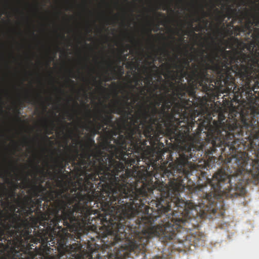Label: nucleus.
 Listing matches in <instances>:
<instances>
[{
    "instance_id": "f257e3e1",
    "label": "nucleus",
    "mask_w": 259,
    "mask_h": 259,
    "mask_svg": "<svg viewBox=\"0 0 259 259\" xmlns=\"http://www.w3.org/2000/svg\"><path fill=\"white\" fill-rule=\"evenodd\" d=\"M148 106L140 110L143 137L152 144L158 133L165 130L182 147L179 157L167 167L162 168L163 182H147L152 212H215V198L228 190L243 189L255 183V159H249L245 150L254 149L255 111L240 113L241 125L234 119L226 120L222 114L208 127L207 139L197 147L190 131L196 122H187L165 110Z\"/></svg>"
},
{
    "instance_id": "f03ea898",
    "label": "nucleus",
    "mask_w": 259,
    "mask_h": 259,
    "mask_svg": "<svg viewBox=\"0 0 259 259\" xmlns=\"http://www.w3.org/2000/svg\"><path fill=\"white\" fill-rule=\"evenodd\" d=\"M65 156L60 154L58 157L64 159L66 167L71 163L77 178L80 194L90 196V201L96 205L102 213H98L96 221L109 231V224L125 228V231L133 238L135 246L146 249L149 239L159 237L167 242V226L164 228L155 212L151 211L150 198L146 196L149 190L144 184L139 189L133 183L125 181V177L120 178L103 162L101 153L94 155V151L89 144H85L81 153L75 149V154L65 152Z\"/></svg>"
},
{
    "instance_id": "7ed1b4c3",
    "label": "nucleus",
    "mask_w": 259,
    "mask_h": 259,
    "mask_svg": "<svg viewBox=\"0 0 259 259\" xmlns=\"http://www.w3.org/2000/svg\"><path fill=\"white\" fill-rule=\"evenodd\" d=\"M59 188H55L53 184L47 181L46 186L42 184L31 185V189L28 193L30 196L41 197L38 199L47 203V209L43 213L45 218L47 228L51 229L53 234H62L63 229L67 232H77L82 228L88 226L93 231L101 234L104 247L108 248L110 245H121L126 243L127 240L133 238L121 226H113L109 224V231H105L103 224H98L96 219L98 213H102L98 209H94L92 205L90 196L80 194L76 188L69 192L66 184H58L57 178L55 179Z\"/></svg>"
},
{
    "instance_id": "20e7f679",
    "label": "nucleus",
    "mask_w": 259,
    "mask_h": 259,
    "mask_svg": "<svg viewBox=\"0 0 259 259\" xmlns=\"http://www.w3.org/2000/svg\"><path fill=\"white\" fill-rule=\"evenodd\" d=\"M211 39L210 55L204 58L202 56L200 62L193 63L190 72L185 70L186 67H190L188 59H184L179 64L176 62L172 66L167 64L165 77L173 82L178 79V84L183 83L186 77L190 91L187 94L193 98L196 97L195 90L199 88L212 98L218 92L223 94L235 92V75L248 83L255 70L256 72L259 71L258 68L254 69L255 66L259 68L258 59L255 60L251 55L242 52L233 56L231 51L221 48L213 37Z\"/></svg>"
},
{
    "instance_id": "39448f33",
    "label": "nucleus",
    "mask_w": 259,
    "mask_h": 259,
    "mask_svg": "<svg viewBox=\"0 0 259 259\" xmlns=\"http://www.w3.org/2000/svg\"><path fill=\"white\" fill-rule=\"evenodd\" d=\"M7 191L0 182V244L15 246L30 239L46 243L53 233L47 228V214L41 210V200L30 195L19 200L15 198L14 190Z\"/></svg>"
},
{
    "instance_id": "423d86ee",
    "label": "nucleus",
    "mask_w": 259,
    "mask_h": 259,
    "mask_svg": "<svg viewBox=\"0 0 259 259\" xmlns=\"http://www.w3.org/2000/svg\"><path fill=\"white\" fill-rule=\"evenodd\" d=\"M50 233L46 243L34 241L32 239L23 241L21 244L0 245V259H85L82 246L78 243L69 244L71 235L67 229H63L62 234ZM121 245H110L104 248L102 253L93 252L88 255L89 259H126L132 258V241Z\"/></svg>"
},
{
    "instance_id": "0eeeda50",
    "label": "nucleus",
    "mask_w": 259,
    "mask_h": 259,
    "mask_svg": "<svg viewBox=\"0 0 259 259\" xmlns=\"http://www.w3.org/2000/svg\"><path fill=\"white\" fill-rule=\"evenodd\" d=\"M105 129L110 130L103 121L96 122L94 124L92 131L94 134L100 135L103 140L102 148L106 152L102 151L96 146L93 138H90L85 144L91 146L94 151V155H97L98 152L101 153L104 164L112 172L117 173L118 177L120 178L121 176H125V181L131 182V184L133 183L139 189L142 188V184H144L146 187L149 188L150 190L146 191V196L141 198H150L148 192H152V187L147 185V176L137 170V167L135 165L137 157L131 158V156L126 153L121 147L114 142L115 140H116L115 136L108 137L107 132H105Z\"/></svg>"
},
{
    "instance_id": "6e6552de",
    "label": "nucleus",
    "mask_w": 259,
    "mask_h": 259,
    "mask_svg": "<svg viewBox=\"0 0 259 259\" xmlns=\"http://www.w3.org/2000/svg\"><path fill=\"white\" fill-rule=\"evenodd\" d=\"M117 128L118 136L114 142L120 147L131 157H137L135 164H139L140 157L145 155L150 157V160L157 162L162 160V153L161 151L156 152L147 145V141L143 139V135L141 126V114L139 112L129 117L121 115L118 119Z\"/></svg>"
},
{
    "instance_id": "1a4fd4ad",
    "label": "nucleus",
    "mask_w": 259,
    "mask_h": 259,
    "mask_svg": "<svg viewBox=\"0 0 259 259\" xmlns=\"http://www.w3.org/2000/svg\"><path fill=\"white\" fill-rule=\"evenodd\" d=\"M165 83L162 85L163 93L147 97V102L150 101L149 105L156 108L166 104L165 110L177 115L186 123L196 122L195 118L200 113L194 109V103L188 98L189 87L186 83L176 84L171 80Z\"/></svg>"
},
{
    "instance_id": "9d476101",
    "label": "nucleus",
    "mask_w": 259,
    "mask_h": 259,
    "mask_svg": "<svg viewBox=\"0 0 259 259\" xmlns=\"http://www.w3.org/2000/svg\"><path fill=\"white\" fill-rule=\"evenodd\" d=\"M214 11L217 14V20L219 21L220 24L223 22L226 17H228L229 19L235 17L238 19L239 23L241 24L240 27L236 28L238 33H243L247 35V37L250 36L252 38V42L248 46L247 50L253 52L254 50L255 44L256 48H259V28H256L254 29V25L258 26L259 25V5L258 4H256V6L255 21L252 14L246 9L244 11L240 12L239 14H238L236 9H232L230 7L228 8L226 14L218 8H215ZM255 51V53L257 57L259 56V52H258L259 50L256 49Z\"/></svg>"
},
{
    "instance_id": "9b49d317",
    "label": "nucleus",
    "mask_w": 259,
    "mask_h": 259,
    "mask_svg": "<svg viewBox=\"0 0 259 259\" xmlns=\"http://www.w3.org/2000/svg\"><path fill=\"white\" fill-rule=\"evenodd\" d=\"M112 107L110 109V112H106L105 111H101L99 112L96 118L100 121H103L104 124H106L110 130L105 129L104 131H107V137H111L112 136H118V132L116 130L117 128V120L113 121L114 116L112 114Z\"/></svg>"
},
{
    "instance_id": "f8f14e48",
    "label": "nucleus",
    "mask_w": 259,
    "mask_h": 259,
    "mask_svg": "<svg viewBox=\"0 0 259 259\" xmlns=\"http://www.w3.org/2000/svg\"><path fill=\"white\" fill-rule=\"evenodd\" d=\"M38 162H37L34 166V170L36 171V173L34 174L35 181L32 182L28 177H26L25 179L26 187L29 188V190L31 189V185L40 183L42 184L47 175L49 176L51 180H54L57 176L56 174H53L51 171H46L44 168H41L38 166Z\"/></svg>"
},
{
    "instance_id": "ddd939ff",
    "label": "nucleus",
    "mask_w": 259,
    "mask_h": 259,
    "mask_svg": "<svg viewBox=\"0 0 259 259\" xmlns=\"http://www.w3.org/2000/svg\"><path fill=\"white\" fill-rule=\"evenodd\" d=\"M64 160H60L58 157H57L55 159V165L51 167V169H53L55 170L54 172H53V174H56V177L55 178H57V181L58 184L64 183L66 184L62 179V177L64 176V171L66 168V165H64L63 161Z\"/></svg>"
},
{
    "instance_id": "4468645a",
    "label": "nucleus",
    "mask_w": 259,
    "mask_h": 259,
    "mask_svg": "<svg viewBox=\"0 0 259 259\" xmlns=\"http://www.w3.org/2000/svg\"><path fill=\"white\" fill-rule=\"evenodd\" d=\"M133 107H126L121 105H113L112 106V113L117 114L120 115H126L131 117L134 114L133 113Z\"/></svg>"
},
{
    "instance_id": "2eb2a0df",
    "label": "nucleus",
    "mask_w": 259,
    "mask_h": 259,
    "mask_svg": "<svg viewBox=\"0 0 259 259\" xmlns=\"http://www.w3.org/2000/svg\"><path fill=\"white\" fill-rule=\"evenodd\" d=\"M164 76H165V74L164 75ZM165 78H167V80H163L162 76L161 75H158V81L160 83L162 82V83L161 84H159L158 83H153L151 87V89L150 90H148V92L150 94V96H153L154 94H158L157 91V90H159L160 91H163V90L162 89V85L165 83H166V81L168 80H172L170 78L165 77Z\"/></svg>"
},
{
    "instance_id": "dca6fc26",
    "label": "nucleus",
    "mask_w": 259,
    "mask_h": 259,
    "mask_svg": "<svg viewBox=\"0 0 259 259\" xmlns=\"http://www.w3.org/2000/svg\"><path fill=\"white\" fill-rule=\"evenodd\" d=\"M107 66L108 68L110 69L112 74H115L120 77L124 74L123 66L115 65V62L113 61L110 60L109 61L107 62Z\"/></svg>"
},
{
    "instance_id": "f3484780",
    "label": "nucleus",
    "mask_w": 259,
    "mask_h": 259,
    "mask_svg": "<svg viewBox=\"0 0 259 259\" xmlns=\"http://www.w3.org/2000/svg\"><path fill=\"white\" fill-rule=\"evenodd\" d=\"M131 98L130 95L128 93L127 95L123 97V100H116L113 105H121L126 107H133V105L136 103L134 102V97H133V100L132 102H129Z\"/></svg>"
},
{
    "instance_id": "a211bd4d",
    "label": "nucleus",
    "mask_w": 259,
    "mask_h": 259,
    "mask_svg": "<svg viewBox=\"0 0 259 259\" xmlns=\"http://www.w3.org/2000/svg\"><path fill=\"white\" fill-rule=\"evenodd\" d=\"M25 99L27 103L32 105H37L39 103L41 105H45V103L42 101V97L40 94H37L36 97L27 95L25 97Z\"/></svg>"
},
{
    "instance_id": "6ab92c4d",
    "label": "nucleus",
    "mask_w": 259,
    "mask_h": 259,
    "mask_svg": "<svg viewBox=\"0 0 259 259\" xmlns=\"http://www.w3.org/2000/svg\"><path fill=\"white\" fill-rule=\"evenodd\" d=\"M136 90L138 91L139 93L136 95L132 94L133 97H134V102L138 101L140 98L143 100H144L145 98L147 99L146 92H148V90L145 86L138 87Z\"/></svg>"
},
{
    "instance_id": "aec40b11",
    "label": "nucleus",
    "mask_w": 259,
    "mask_h": 259,
    "mask_svg": "<svg viewBox=\"0 0 259 259\" xmlns=\"http://www.w3.org/2000/svg\"><path fill=\"white\" fill-rule=\"evenodd\" d=\"M130 48V46L128 45H126V47H124L123 45L122 46L121 48L120 49L119 51V54L117 57V61L120 63L121 61H125L127 59V57L128 56L127 54H125L123 55V53L126 52L127 49Z\"/></svg>"
},
{
    "instance_id": "412c9836",
    "label": "nucleus",
    "mask_w": 259,
    "mask_h": 259,
    "mask_svg": "<svg viewBox=\"0 0 259 259\" xmlns=\"http://www.w3.org/2000/svg\"><path fill=\"white\" fill-rule=\"evenodd\" d=\"M226 42L227 44V48L229 49H232L234 48V47L239 45L240 43L239 39L234 36H232L228 38Z\"/></svg>"
},
{
    "instance_id": "4be33fe9",
    "label": "nucleus",
    "mask_w": 259,
    "mask_h": 259,
    "mask_svg": "<svg viewBox=\"0 0 259 259\" xmlns=\"http://www.w3.org/2000/svg\"><path fill=\"white\" fill-rule=\"evenodd\" d=\"M201 13L202 14V17H197L194 20L195 22H202L204 25V26L207 27L208 23V21L207 20L204 19L203 18L208 16L209 13L205 12L203 9V8L202 7L201 8Z\"/></svg>"
},
{
    "instance_id": "5701e85b",
    "label": "nucleus",
    "mask_w": 259,
    "mask_h": 259,
    "mask_svg": "<svg viewBox=\"0 0 259 259\" xmlns=\"http://www.w3.org/2000/svg\"><path fill=\"white\" fill-rule=\"evenodd\" d=\"M145 82L147 85L146 87L147 88L148 90H150L151 89V87L153 84L152 74H148L145 78Z\"/></svg>"
},
{
    "instance_id": "b1692460",
    "label": "nucleus",
    "mask_w": 259,
    "mask_h": 259,
    "mask_svg": "<svg viewBox=\"0 0 259 259\" xmlns=\"http://www.w3.org/2000/svg\"><path fill=\"white\" fill-rule=\"evenodd\" d=\"M50 126L51 127V128H49L48 126L46 127V131L48 135H51L53 134V131H54L55 127V124L53 121H51Z\"/></svg>"
},
{
    "instance_id": "393cba45",
    "label": "nucleus",
    "mask_w": 259,
    "mask_h": 259,
    "mask_svg": "<svg viewBox=\"0 0 259 259\" xmlns=\"http://www.w3.org/2000/svg\"><path fill=\"white\" fill-rule=\"evenodd\" d=\"M134 81L135 83V85H132L131 86V88L132 89L134 90V89H137V88H138L137 86H142V83L141 81H140L139 79L137 78V77H136L134 78Z\"/></svg>"
},
{
    "instance_id": "a878e982",
    "label": "nucleus",
    "mask_w": 259,
    "mask_h": 259,
    "mask_svg": "<svg viewBox=\"0 0 259 259\" xmlns=\"http://www.w3.org/2000/svg\"><path fill=\"white\" fill-rule=\"evenodd\" d=\"M225 31V28H224V31H222L219 28H218L214 33L217 36L224 38L225 36L226 35Z\"/></svg>"
},
{
    "instance_id": "bb28decb",
    "label": "nucleus",
    "mask_w": 259,
    "mask_h": 259,
    "mask_svg": "<svg viewBox=\"0 0 259 259\" xmlns=\"http://www.w3.org/2000/svg\"><path fill=\"white\" fill-rule=\"evenodd\" d=\"M190 27L195 31H199L202 30L203 28V27L201 25L199 24L198 26L193 27L192 23H191L190 24Z\"/></svg>"
},
{
    "instance_id": "cd10ccee",
    "label": "nucleus",
    "mask_w": 259,
    "mask_h": 259,
    "mask_svg": "<svg viewBox=\"0 0 259 259\" xmlns=\"http://www.w3.org/2000/svg\"><path fill=\"white\" fill-rule=\"evenodd\" d=\"M253 91L254 92L255 94H257V95H252V91H250L249 92H248V95H249L250 94L251 95L252 97H251V99H254V98H256V99H258L259 98V92L257 93V92L256 91H254V90H253Z\"/></svg>"
},
{
    "instance_id": "c85d7f7f",
    "label": "nucleus",
    "mask_w": 259,
    "mask_h": 259,
    "mask_svg": "<svg viewBox=\"0 0 259 259\" xmlns=\"http://www.w3.org/2000/svg\"><path fill=\"white\" fill-rule=\"evenodd\" d=\"M126 67L128 68H131V69H134V68H135V69H137V67H136L135 63L133 61L129 62L127 64Z\"/></svg>"
},
{
    "instance_id": "c756f323",
    "label": "nucleus",
    "mask_w": 259,
    "mask_h": 259,
    "mask_svg": "<svg viewBox=\"0 0 259 259\" xmlns=\"http://www.w3.org/2000/svg\"><path fill=\"white\" fill-rule=\"evenodd\" d=\"M15 117L16 119L18 121H20V118L19 117L20 112V109L18 108H16L15 109Z\"/></svg>"
},
{
    "instance_id": "7c9ffc66",
    "label": "nucleus",
    "mask_w": 259,
    "mask_h": 259,
    "mask_svg": "<svg viewBox=\"0 0 259 259\" xmlns=\"http://www.w3.org/2000/svg\"><path fill=\"white\" fill-rule=\"evenodd\" d=\"M146 33L149 37V40L150 41L152 39H153L156 36V35H154L152 34L151 29L147 30Z\"/></svg>"
},
{
    "instance_id": "2f4dec72",
    "label": "nucleus",
    "mask_w": 259,
    "mask_h": 259,
    "mask_svg": "<svg viewBox=\"0 0 259 259\" xmlns=\"http://www.w3.org/2000/svg\"><path fill=\"white\" fill-rule=\"evenodd\" d=\"M154 14L156 18H158V17H165V16L164 14H162L160 12H156V10L154 11Z\"/></svg>"
},
{
    "instance_id": "473e14b6",
    "label": "nucleus",
    "mask_w": 259,
    "mask_h": 259,
    "mask_svg": "<svg viewBox=\"0 0 259 259\" xmlns=\"http://www.w3.org/2000/svg\"><path fill=\"white\" fill-rule=\"evenodd\" d=\"M11 167L12 168V171H15L18 170V167L15 163L11 162Z\"/></svg>"
},
{
    "instance_id": "72a5a7b5",
    "label": "nucleus",
    "mask_w": 259,
    "mask_h": 259,
    "mask_svg": "<svg viewBox=\"0 0 259 259\" xmlns=\"http://www.w3.org/2000/svg\"><path fill=\"white\" fill-rule=\"evenodd\" d=\"M147 63H148L149 65H151V68L152 69H157V66H156L154 64H153L152 62H147Z\"/></svg>"
},
{
    "instance_id": "f704fd0d",
    "label": "nucleus",
    "mask_w": 259,
    "mask_h": 259,
    "mask_svg": "<svg viewBox=\"0 0 259 259\" xmlns=\"http://www.w3.org/2000/svg\"><path fill=\"white\" fill-rule=\"evenodd\" d=\"M162 50H163V52L164 53L165 56H167L169 55V52H168V50L165 48H163Z\"/></svg>"
},
{
    "instance_id": "c9c22d12",
    "label": "nucleus",
    "mask_w": 259,
    "mask_h": 259,
    "mask_svg": "<svg viewBox=\"0 0 259 259\" xmlns=\"http://www.w3.org/2000/svg\"><path fill=\"white\" fill-rule=\"evenodd\" d=\"M258 76L257 75V80H256L255 81V89L256 88H259V81L258 80L257 78H258Z\"/></svg>"
},
{
    "instance_id": "e433bc0d",
    "label": "nucleus",
    "mask_w": 259,
    "mask_h": 259,
    "mask_svg": "<svg viewBox=\"0 0 259 259\" xmlns=\"http://www.w3.org/2000/svg\"><path fill=\"white\" fill-rule=\"evenodd\" d=\"M66 150L68 151V152H70L71 151V148L70 147H69V146L67 145V142H66Z\"/></svg>"
},
{
    "instance_id": "4c0bfd02",
    "label": "nucleus",
    "mask_w": 259,
    "mask_h": 259,
    "mask_svg": "<svg viewBox=\"0 0 259 259\" xmlns=\"http://www.w3.org/2000/svg\"><path fill=\"white\" fill-rule=\"evenodd\" d=\"M55 89L58 90L60 93H62V94H64V91L63 90H62V89L61 88H57V87H55Z\"/></svg>"
},
{
    "instance_id": "58836bf2",
    "label": "nucleus",
    "mask_w": 259,
    "mask_h": 259,
    "mask_svg": "<svg viewBox=\"0 0 259 259\" xmlns=\"http://www.w3.org/2000/svg\"><path fill=\"white\" fill-rule=\"evenodd\" d=\"M66 128L65 126H63L62 128L61 129L60 132L62 133V134H64V130Z\"/></svg>"
},
{
    "instance_id": "ea45409f",
    "label": "nucleus",
    "mask_w": 259,
    "mask_h": 259,
    "mask_svg": "<svg viewBox=\"0 0 259 259\" xmlns=\"http://www.w3.org/2000/svg\"><path fill=\"white\" fill-rule=\"evenodd\" d=\"M167 6L164 5L162 8L163 10H166L167 9Z\"/></svg>"
},
{
    "instance_id": "a19ab883",
    "label": "nucleus",
    "mask_w": 259,
    "mask_h": 259,
    "mask_svg": "<svg viewBox=\"0 0 259 259\" xmlns=\"http://www.w3.org/2000/svg\"><path fill=\"white\" fill-rule=\"evenodd\" d=\"M52 60H53V59H52V58H51V59H50V60L49 61V62H48V63H47V66H49V65H50V63H51V61H52Z\"/></svg>"
},
{
    "instance_id": "79ce46f5",
    "label": "nucleus",
    "mask_w": 259,
    "mask_h": 259,
    "mask_svg": "<svg viewBox=\"0 0 259 259\" xmlns=\"http://www.w3.org/2000/svg\"><path fill=\"white\" fill-rule=\"evenodd\" d=\"M24 143H25V144H28V141H27L26 140V138H25L24 140Z\"/></svg>"
},
{
    "instance_id": "37998d69",
    "label": "nucleus",
    "mask_w": 259,
    "mask_h": 259,
    "mask_svg": "<svg viewBox=\"0 0 259 259\" xmlns=\"http://www.w3.org/2000/svg\"><path fill=\"white\" fill-rule=\"evenodd\" d=\"M73 103H74V104L76 106L78 105V104L77 103V102L76 101L73 100Z\"/></svg>"
},
{
    "instance_id": "c03bdc74",
    "label": "nucleus",
    "mask_w": 259,
    "mask_h": 259,
    "mask_svg": "<svg viewBox=\"0 0 259 259\" xmlns=\"http://www.w3.org/2000/svg\"><path fill=\"white\" fill-rule=\"evenodd\" d=\"M92 31V29L90 28H88V33H90Z\"/></svg>"
},
{
    "instance_id": "a18cd8bd",
    "label": "nucleus",
    "mask_w": 259,
    "mask_h": 259,
    "mask_svg": "<svg viewBox=\"0 0 259 259\" xmlns=\"http://www.w3.org/2000/svg\"><path fill=\"white\" fill-rule=\"evenodd\" d=\"M68 81L70 82H71V83H72V84H74V81L73 80H70V79H69V80H68Z\"/></svg>"
},
{
    "instance_id": "49530a36",
    "label": "nucleus",
    "mask_w": 259,
    "mask_h": 259,
    "mask_svg": "<svg viewBox=\"0 0 259 259\" xmlns=\"http://www.w3.org/2000/svg\"><path fill=\"white\" fill-rule=\"evenodd\" d=\"M99 88H100V89H101V90H105V88H103V87H102L101 85H100V86H99Z\"/></svg>"
},
{
    "instance_id": "de8ad7c7",
    "label": "nucleus",
    "mask_w": 259,
    "mask_h": 259,
    "mask_svg": "<svg viewBox=\"0 0 259 259\" xmlns=\"http://www.w3.org/2000/svg\"><path fill=\"white\" fill-rule=\"evenodd\" d=\"M85 128L87 130H89L90 129V126H88V125H87L86 127H85Z\"/></svg>"
},
{
    "instance_id": "09e8293b",
    "label": "nucleus",
    "mask_w": 259,
    "mask_h": 259,
    "mask_svg": "<svg viewBox=\"0 0 259 259\" xmlns=\"http://www.w3.org/2000/svg\"><path fill=\"white\" fill-rule=\"evenodd\" d=\"M177 49H178V50L180 51V50H181V48H180V46H178V47H177Z\"/></svg>"
},
{
    "instance_id": "8fccbe9b",
    "label": "nucleus",
    "mask_w": 259,
    "mask_h": 259,
    "mask_svg": "<svg viewBox=\"0 0 259 259\" xmlns=\"http://www.w3.org/2000/svg\"><path fill=\"white\" fill-rule=\"evenodd\" d=\"M144 68L145 69V70H150L148 68H147V67H144Z\"/></svg>"
},
{
    "instance_id": "3c124183",
    "label": "nucleus",
    "mask_w": 259,
    "mask_h": 259,
    "mask_svg": "<svg viewBox=\"0 0 259 259\" xmlns=\"http://www.w3.org/2000/svg\"><path fill=\"white\" fill-rule=\"evenodd\" d=\"M175 58L176 59H178V55H176Z\"/></svg>"
},
{
    "instance_id": "603ef678",
    "label": "nucleus",
    "mask_w": 259,
    "mask_h": 259,
    "mask_svg": "<svg viewBox=\"0 0 259 259\" xmlns=\"http://www.w3.org/2000/svg\"><path fill=\"white\" fill-rule=\"evenodd\" d=\"M111 79H112V78H110L107 79L106 80H107V81H109V80H111Z\"/></svg>"
},
{
    "instance_id": "864d4df0",
    "label": "nucleus",
    "mask_w": 259,
    "mask_h": 259,
    "mask_svg": "<svg viewBox=\"0 0 259 259\" xmlns=\"http://www.w3.org/2000/svg\"><path fill=\"white\" fill-rule=\"evenodd\" d=\"M62 37H63V38H65V35H64V34H63L62 35Z\"/></svg>"
},
{
    "instance_id": "5fc2aeb1",
    "label": "nucleus",
    "mask_w": 259,
    "mask_h": 259,
    "mask_svg": "<svg viewBox=\"0 0 259 259\" xmlns=\"http://www.w3.org/2000/svg\"><path fill=\"white\" fill-rule=\"evenodd\" d=\"M194 35H195L196 36H197V34L196 33H194Z\"/></svg>"
},
{
    "instance_id": "6e6d98bb",
    "label": "nucleus",
    "mask_w": 259,
    "mask_h": 259,
    "mask_svg": "<svg viewBox=\"0 0 259 259\" xmlns=\"http://www.w3.org/2000/svg\"><path fill=\"white\" fill-rule=\"evenodd\" d=\"M194 158H195V159H192V160H193V161H195V159H196V157H194Z\"/></svg>"
},
{
    "instance_id": "4d7b16f0",
    "label": "nucleus",
    "mask_w": 259,
    "mask_h": 259,
    "mask_svg": "<svg viewBox=\"0 0 259 259\" xmlns=\"http://www.w3.org/2000/svg\"><path fill=\"white\" fill-rule=\"evenodd\" d=\"M172 38L174 40H175V37L172 36Z\"/></svg>"
},
{
    "instance_id": "13d9d810",
    "label": "nucleus",
    "mask_w": 259,
    "mask_h": 259,
    "mask_svg": "<svg viewBox=\"0 0 259 259\" xmlns=\"http://www.w3.org/2000/svg\"><path fill=\"white\" fill-rule=\"evenodd\" d=\"M73 100V99H72V98L70 97V101H71V100Z\"/></svg>"
},
{
    "instance_id": "bf43d9fd",
    "label": "nucleus",
    "mask_w": 259,
    "mask_h": 259,
    "mask_svg": "<svg viewBox=\"0 0 259 259\" xmlns=\"http://www.w3.org/2000/svg\"><path fill=\"white\" fill-rule=\"evenodd\" d=\"M1 103L3 105H4V102L1 100Z\"/></svg>"
},
{
    "instance_id": "052dcab7",
    "label": "nucleus",
    "mask_w": 259,
    "mask_h": 259,
    "mask_svg": "<svg viewBox=\"0 0 259 259\" xmlns=\"http://www.w3.org/2000/svg\"><path fill=\"white\" fill-rule=\"evenodd\" d=\"M142 105H146V102H145L144 104H142Z\"/></svg>"
},
{
    "instance_id": "680f3d73",
    "label": "nucleus",
    "mask_w": 259,
    "mask_h": 259,
    "mask_svg": "<svg viewBox=\"0 0 259 259\" xmlns=\"http://www.w3.org/2000/svg\"><path fill=\"white\" fill-rule=\"evenodd\" d=\"M89 122H90V123H93V122H92L91 120H90V121H89Z\"/></svg>"
},
{
    "instance_id": "e2e57ef3",
    "label": "nucleus",
    "mask_w": 259,
    "mask_h": 259,
    "mask_svg": "<svg viewBox=\"0 0 259 259\" xmlns=\"http://www.w3.org/2000/svg\"><path fill=\"white\" fill-rule=\"evenodd\" d=\"M46 138H47L48 139H49V137H47V136H46Z\"/></svg>"
},
{
    "instance_id": "0e129e2a",
    "label": "nucleus",
    "mask_w": 259,
    "mask_h": 259,
    "mask_svg": "<svg viewBox=\"0 0 259 259\" xmlns=\"http://www.w3.org/2000/svg\"><path fill=\"white\" fill-rule=\"evenodd\" d=\"M160 9L159 7H158V8H156V10H158V9Z\"/></svg>"
},
{
    "instance_id": "69168bd1",
    "label": "nucleus",
    "mask_w": 259,
    "mask_h": 259,
    "mask_svg": "<svg viewBox=\"0 0 259 259\" xmlns=\"http://www.w3.org/2000/svg\"><path fill=\"white\" fill-rule=\"evenodd\" d=\"M72 134V132L70 131V134Z\"/></svg>"
},
{
    "instance_id": "338daca9",
    "label": "nucleus",
    "mask_w": 259,
    "mask_h": 259,
    "mask_svg": "<svg viewBox=\"0 0 259 259\" xmlns=\"http://www.w3.org/2000/svg\"><path fill=\"white\" fill-rule=\"evenodd\" d=\"M152 46H153V47H154V46H155L154 45V44H152Z\"/></svg>"
}]
</instances>
